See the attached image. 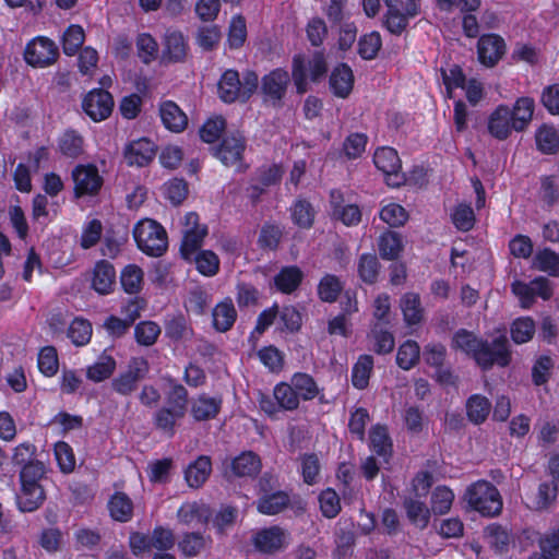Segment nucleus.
Segmentation results:
<instances>
[{
  "instance_id": "38",
  "label": "nucleus",
  "mask_w": 559,
  "mask_h": 559,
  "mask_svg": "<svg viewBox=\"0 0 559 559\" xmlns=\"http://www.w3.org/2000/svg\"><path fill=\"white\" fill-rule=\"evenodd\" d=\"M273 395L284 411H295L299 407L300 399L290 382H281L274 386Z\"/></svg>"
},
{
  "instance_id": "52",
  "label": "nucleus",
  "mask_w": 559,
  "mask_h": 559,
  "mask_svg": "<svg viewBox=\"0 0 559 559\" xmlns=\"http://www.w3.org/2000/svg\"><path fill=\"white\" fill-rule=\"evenodd\" d=\"M83 138L78 132L68 130L59 139V148L68 157H78L83 153Z\"/></svg>"
},
{
  "instance_id": "6",
  "label": "nucleus",
  "mask_w": 559,
  "mask_h": 559,
  "mask_svg": "<svg viewBox=\"0 0 559 559\" xmlns=\"http://www.w3.org/2000/svg\"><path fill=\"white\" fill-rule=\"evenodd\" d=\"M199 215L194 212L186 214L182 227V242L180 252L185 260H190L192 255L201 248L207 227L200 224Z\"/></svg>"
},
{
  "instance_id": "60",
  "label": "nucleus",
  "mask_w": 559,
  "mask_h": 559,
  "mask_svg": "<svg viewBox=\"0 0 559 559\" xmlns=\"http://www.w3.org/2000/svg\"><path fill=\"white\" fill-rule=\"evenodd\" d=\"M38 368L47 377H52L57 373L59 360L55 347L46 346L41 348L38 354Z\"/></svg>"
},
{
  "instance_id": "19",
  "label": "nucleus",
  "mask_w": 559,
  "mask_h": 559,
  "mask_svg": "<svg viewBox=\"0 0 559 559\" xmlns=\"http://www.w3.org/2000/svg\"><path fill=\"white\" fill-rule=\"evenodd\" d=\"M222 400L201 394L191 402V415L198 421L215 418L219 413Z\"/></svg>"
},
{
  "instance_id": "10",
  "label": "nucleus",
  "mask_w": 559,
  "mask_h": 559,
  "mask_svg": "<svg viewBox=\"0 0 559 559\" xmlns=\"http://www.w3.org/2000/svg\"><path fill=\"white\" fill-rule=\"evenodd\" d=\"M74 181V195H95L103 186V178L93 165H79L72 171Z\"/></svg>"
},
{
  "instance_id": "32",
  "label": "nucleus",
  "mask_w": 559,
  "mask_h": 559,
  "mask_svg": "<svg viewBox=\"0 0 559 559\" xmlns=\"http://www.w3.org/2000/svg\"><path fill=\"white\" fill-rule=\"evenodd\" d=\"M289 382L298 393L300 400L311 401L320 393L317 382L308 373L296 372L290 377Z\"/></svg>"
},
{
  "instance_id": "51",
  "label": "nucleus",
  "mask_w": 559,
  "mask_h": 559,
  "mask_svg": "<svg viewBox=\"0 0 559 559\" xmlns=\"http://www.w3.org/2000/svg\"><path fill=\"white\" fill-rule=\"evenodd\" d=\"M451 221L459 230L468 231L474 227L476 218L468 204L460 203L451 212Z\"/></svg>"
},
{
  "instance_id": "42",
  "label": "nucleus",
  "mask_w": 559,
  "mask_h": 559,
  "mask_svg": "<svg viewBox=\"0 0 559 559\" xmlns=\"http://www.w3.org/2000/svg\"><path fill=\"white\" fill-rule=\"evenodd\" d=\"M455 495L447 486H438L433 489L430 498L431 511L433 514L442 515L451 510Z\"/></svg>"
},
{
  "instance_id": "57",
  "label": "nucleus",
  "mask_w": 559,
  "mask_h": 559,
  "mask_svg": "<svg viewBox=\"0 0 559 559\" xmlns=\"http://www.w3.org/2000/svg\"><path fill=\"white\" fill-rule=\"evenodd\" d=\"M85 39L84 29L80 25H70L63 34L62 47L68 56H73L83 45Z\"/></svg>"
},
{
  "instance_id": "24",
  "label": "nucleus",
  "mask_w": 559,
  "mask_h": 559,
  "mask_svg": "<svg viewBox=\"0 0 559 559\" xmlns=\"http://www.w3.org/2000/svg\"><path fill=\"white\" fill-rule=\"evenodd\" d=\"M400 307L407 325L419 324L424 318L420 297L416 293H406L400 300Z\"/></svg>"
},
{
  "instance_id": "29",
  "label": "nucleus",
  "mask_w": 559,
  "mask_h": 559,
  "mask_svg": "<svg viewBox=\"0 0 559 559\" xmlns=\"http://www.w3.org/2000/svg\"><path fill=\"white\" fill-rule=\"evenodd\" d=\"M370 348L377 354H388L394 348V337L381 324L376 323L368 334Z\"/></svg>"
},
{
  "instance_id": "61",
  "label": "nucleus",
  "mask_w": 559,
  "mask_h": 559,
  "mask_svg": "<svg viewBox=\"0 0 559 559\" xmlns=\"http://www.w3.org/2000/svg\"><path fill=\"white\" fill-rule=\"evenodd\" d=\"M320 510L325 518H335L341 511L340 497L335 490L328 488L319 496Z\"/></svg>"
},
{
  "instance_id": "63",
  "label": "nucleus",
  "mask_w": 559,
  "mask_h": 559,
  "mask_svg": "<svg viewBox=\"0 0 559 559\" xmlns=\"http://www.w3.org/2000/svg\"><path fill=\"white\" fill-rule=\"evenodd\" d=\"M292 218L299 227L309 228L313 223L314 211L310 203L306 201H297L292 207Z\"/></svg>"
},
{
  "instance_id": "30",
  "label": "nucleus",
  "mask_w": 559,
  "mask_h": 559,
  "mask_svg": "<svg viewBox=\"0 0 559 559\" xmlns=\"http://www.w3.org/2000/svg\"><path fill=\"white\" fill-rule=\"evenodd\" d=\"M213 325L219 332L228 331L236 321L237 312L231 300H225L213 309Z\"/></svg>"
},
{
  "instance_id": "9",
  "label": "nucleus",
  "mask_w": 559,
  "mask_h": 559,
  "mask_svg": "<svg viewBox=\"0 0 559 559\" xmlns=\"http://www.w3.org/2000/svg\"><path fill=\"white\" fill-rule=\"evenodd\" d=\"M58 48L55 43L46 37H37L27 44L24 58L32 67L44 68L57 60Z\"/></svg>"
},
{
  "instance_id": "8",
  "label": "nucleus",
  "mask_w": 559,
  "mask_h": 559,
  "mask_svg": "<svg viewBox=\"0 0 559 559\" xmlns=\"http://www.w3.org/2000/svg\"><path fill=\"white\" fill-rule=\"evenodd\" d=\"M148 371V362L141 357L132 358L128 369L111 381V388L120 395H130Z\"/></svg>"
},
{
  "instance_id": "26",
  "label": "nucleus",
  "mask_w": 559,
  "mask_h": 559,
  "mask_svg": "<svg viewBox=\"0 0 559 559\" xmlns=\"http://www.w3.org/2000/svg\"><path fill=\"white\" fill-rule=\"evenodd\" d=\"M369 444L373 452L386 460L392 453V441L388 429L382 425H374L369 431Z\"/></svg>"
},
{
  "instance_id": "50",
  "label": "nucleus",
  "mask_w": 559,
  "mask_h": 559,
  "mask_svg": "<svg viewBox=\"0 0 559 559\" xmlns=\"http://www.w3.org/2000/svg\"><path fill=\"white\" fill-rule=\"evenodd\" d=\"M92 331V324L87 320L76 318L68 329V337L75 346H83L91 341Z\"/></svg>"
},
{
  "instance_id": "47",
  "label": "nucleus",
  "mask_w": 559,
  "mask_h": 559,
  "mask_svg": "<svg viewBox=\"0 0 559 559\" xmlns=\"http://www.w3.org/2000/svg\"><path fill=\"white\" fill-rule=\"evenodd\" d=\"M187 52L183 35L177 31H168L165 35V53L174 61L182 60Z\"/></svg>"
},
{
  "instance_id": "34",
  "label": "nucleus",
  "mask_w": 559,
  "mask_h": 559,
  "mask_svg": "<svg viewBox=\"0 0 559 559\" xmlns=\"http://www.w3.org/2000/svg\"><path fill=\"white\" fill-rule=\"evenodd\" d=\"M302 277L298 266H286L274 277V284L280 292L290 294L300 285Z\"/></svg>"
},
{
  "instance_id": "41",
  "label": "nucleus",
  "mask_w": 559,
  "mask_h": 559,
  "mask_svg": "<svg viewBox=\"0 0 559 559\" xmlns=\"http://www.w3.org/2000/svg\"><path fill=\"white\" fill-rule=\"evenodd\" d=\"M197 266V270L204 276H214L219 270V259L211 250H198L192 258Z\"/></svg>"
},
{
  "instance_id": "21",
  "label": "nucleus",
  "mask_w": 559,
  "mask_h": 559,
  "mask_svg": "<svg viewBox=\"0 0 559 559\" xmlns=\"http://www.w3.org/2000/svg\"><path fill=\"white\" fill-rule=\"evenodd\" d=\"M45 499L44 490L39 484L21 483V492L17 496L19 508L23 512H33L39 508Z\"/></svg>"
},
{
  "instance_id": "54",
  "label": "nucleus",
  "mask_w": 559,
  "mask_h": 559,
  "mask_svg": "<svg viewBox=\"0 0 559 559\" xmlns=\"http://www.w3.org/2000/svg\"><path fill=\"white\" fill-rule=\"evenodd\" d=\"M511 337L514 343L523 344L532 340L535 334V323L528 317L519 318L511 325Z\"/></svg>"
},
{
  "instance_id": "28",
  "label": "nucleus",
  "mask_w": 559,
  "mask_h": 559,
  "mask_svg": "<svg viewBox=\"0 0 559 559\" xmlns=\"http://www.w3.org/2000/svg\"><path fill=\"white\" fill-rule=\"evenodd\" d=\"M110 516L118 522H128L133 514V503L123 492H116L108 501Z\"/></svg>"
},
{
  "instance_id": "43",
  "label": "nucleus",
  "mask_w": 559,
  "mask_h": 559,
  "mask_svg": "<svg viewBox=\"0 0 559 559\" xmlns=\"http://www.w3.org/2000/svg\"><path fill=\"white\" fill-rule=\"evenodd\" d=\"M288 503V496L283 491H278L260 498L258 510L262 514L274 515L285 510Z\"/></svg>"
},
{
  "instance_id": "7",
  "label": "nucleus",
  "mask_w": 559,
  "mask_h": 559,
  "mask_svg": "<svg viewBox=\"0 0 559 559\" xmlns=\"http://www.w3.org/2000/svg\"><path fill=\"white\" fill-rule=\"evenodd\" d=\"M373 163L384 175L388 186L400 187L405 181L401 173L402 163L394 148L388 146L378 148L373 154Z\"/></svg>"
},
{
  "instance_id": "46",
  "label": "nucleus",
  "mask_w": 559,
  "mask_h": 559,
  "mask_svg": "<svg viewBox=\"0 0 559 559\" xmlns=\"http://www.w3.org/2000/svg\"><path fill=\"white\" fill-rule=\"evenodd\" d=\"M357 271L360 280L364 283H376L380 272V264L377 257L372 253L361 254L358 260Z\"/></svg>"
},
{
  "instance_id": "55",
  "label": "nucleus",
  "mask_w": 559,
  "mask_h": 559,
  "mask_svg": "<svg viewBox=\"0 0 559 559\" xmlns=\"http://www.w3.org/2000/svg\"><path fill=\"white\" fill-rule=\"evenodd\" d=\"M536 144L540 152L552 154L559 146V135L552 127L543 126L536 132Z\"/></svg>"
},
{
  "instance_id": "17",
  "label": "nucleus",
  "mask_w": 559,
  "mask_h": 559,
  "mask_svg": "<svg viewBox=\"0 0 559 559\" xmlns=\"http://www.w3.org/2000/svg\"><path fill=\"white\" fill-rule=\"evenodd\" d=\"M354 87V74L347 64L335 67L330 75V88L336 97L346 98Z\"/></svg>"
},
{
  "instance_id": "48",
  "label": "nucleus",
  "mask_w": 559,
  "mask_h": 559,
  "mask_svg": "<svg viewBox=\"0 0 559 559\" xmlns=\"http://www.w3.org/2000/svg\"><path fill=\"white\" fill-rule=\"evenodd\" d=\"M419 357V345L417 342L408 340L399 347L396 362L402 369L409 370L418 362Z\"/></svg>"
},
{
  "instance_id": "11",
  "label": "nucleus",
  "mask_w": 559,
  "mask_h": 559,
  "mask_svg": "<svg viewBox=\"0 0 559 559\" xmlns=\"http://www.w3.org/2000/svg\"><path fill=\"white\" fill-rule=\"evenodd\" d=\"M82 107L94 121L107 119L114 108L111 95L104 90H93L83 99Z\"/></svg>"
},
{
  "instance_id": "37",
  "label": "nucleus",
  "mask_w": 559,
  "mask_h": 559,
  "mask_svg": "<svg viewBox=\"0 0 559 559\" xmlns=\"http://www.w3.org/2000/svg\"><path fill=\"white\" fill-rule=\"evenodd\" d=\"M116 369V360L109 355H102L86 370V378L93 382H102L111 377Z\"/></svg>"
},
{
  "instance_id": "27",
  "label": "nucleus",
  "mask_w": 559,
  "mask_h": 559,
  "mask_svg": "<svg viewBox=\"0 0 559 559\" xmlns=\"http://www.w3.org/2000/svg\"><path fill=\"white\" fill-rule=\"evenodd\" d=\"M177 516L185 524L206 523L211 516V511L204 503L188 502L180 507Z\"/></svg>"
},
{
  "instance_id": "64",
  "label": "nucleus",
  "mask_w": 559,
  "mask_h": 559,
  "mask_svg": "<svg viewBox=\"0 0 559 559\" xmlns=\"http://www.w3.org/2000/svg\"><path fill=\"white\" fill-rule=\"evenodd\" d=\"M207 539L199 533H189L183 535L179 542V548L187 557L197 556L205 548Z\"/></svg>"
},
{
  "instance_id": "5",
  "label": "nucleus",
  "mask_w": 559,
  "mask_h": 559,
  "mask_svg": "<svg viewBox=\"0 0 559 559\" xmlns=\"http://www.w3.org/2000/svg\"><path fill=\"white\" fill-rule=\"evenodd\" d=\"M290 533L278 525L260 528L251 535L252 546L264 555L282 552L290 545Z\"/></svg>"
},
{
  "instance_id": "1",
  "label": "nucleus",
  "mask_w": 559,
  "mask_h": 559,
  "mask_svg": "<svg viewBox=\"0 0 559 559\" xmlns=\"http://www.w3.org/2000/svg\"><path fill=\"white\" fill-rule=\"evenodd\" d=\"M452 347L473 356L483 369H489L493 365L506 367L511 360L506 335L498 336L489 344L477 338L472 332L460 330L453 335Z\"/></svg>"
},
{
  "instance_id": "36",
  "label": "nucleus",
  "mask_w": 559,
  "mask_h": 559,
  "mask_svg": "<svg viewBox=\"0 0 559 559\" xmlns=\"http://www.w3.org/2000/svg\"><path fill=\"white\" fill-rule=\"evenodd\" d=\"M120 283L127 294H138L144 283L143 270L135 264L124 266L120 273Z\"/></svg>"
},
{
  "instance_id": "22",
  "label": "nucleus",
  "mask_w": 559,
  "mask_h": 559,
  "mask_svg": "<svg viewBox=\"0 0 559 559\" xmlns=\"http://www.w3.org/2000/svg\"><path fill=\"white\" fill-rule=\"evenodd\" d=\"M115 278L116 272L114 266L106 261L98 262L94 269L93 288L102 295H107L114 288Z\"/></svg>"
},
{
  "instance_id": "31",
  "label": "nucleus",
  "mask_w": 559,
  "mask_h": 559,
  "mask_svg": "<svg viewBox=\"0 0 559 559\" xmlns=\"http://www.w3.org/2000/svg\"><path fill=\"white\" fill-rule=\"evenodd\" d=\"M534 114V100L530 97L519 98L511 109L513 128L515 131H523L531 122Z\"/></svg>"
},
{
  "instance_id": "15",
  "label": "nucleus",
  "mask_w": 559,
  "mask_h": 559,
  "mask_svg": "<svg viewBox=\"0 0 559 559\" xmlns=\"http://www.w3.org/2000/svg\"><path fill=\"white\" fill-rule=\"evenodd\" d=\"M513 124L511 109L506 105H500L488 117L487 129L495 139L506 140L514 130Z\"/></svg>"
},
{
  "instance_id": "44",
  "label": "nucleus",
  "mask_w": 559,
  "mask_h": 559,
  "mask_svg": "<svg viewBox=\"0 0 559 559\" xmlns=\"http://www.w3.org/2000/svg\"><path fill=\"white\" fill-rule=\"evenodd\" d=\"M417 14V8L415 2L407 4L405 11H388L386 13V27L393 34L402 33L406 25L408 17Z\"/></svg>"
},
{
  "instance_id": "13",
  "label": "nucleus",
  "mask_w": 559,
  "mask_h": 559,
  "mask_svg": "<svg viewBox=\"0 0 559 559\" xmlns=\"http://www.w3.org/2000/svg\"><path fill=\"white\" fill-rule=\"evenodd\" d=\"M506 53L504 39L497 34H486L478 39L477 56L481 64L493 67Z\"/></svg>"
},
{
  "instance_id": "58",
  "label": "nucleus",
  "mask_w": 559,
  "mask_h": 559,
  "mask_svg": "<svg viewBox=\"0 0 559 559\" xmlns=\"http://www.w3.org/2000/svg\"><path fill=\"white\" fill-rule=\"evenodd\" d=\"M177 412L168 407L158 409L154 415V423L157 429L162 430L168 437L175 433V426L177 420L181 419L183 415H177Z\"/></svg>"
},
{
  "instance_id": "39",
  "label": "nucleus",
  "mask_w": 559,
  "mask_h": 559,
  "mask_svg": "<svg viewBox=\"0 0 559 559\" xmlns=\"http://www.w3.org/2000/svg\"><path fill=\"white\" fill-rule=\"evenodd\" d=\"M373 369V358L370 355L359 356L353 367L352 383L358 390H364L369 384V378Z\"/></svg>"
},
{
  "instance_id": "40",
  "label": "nucleus",
  "mask_w": 559,
  "mask_h": 559,
  "mask_svg": "<svg viewBox=\"0 0 559 559\" xmlns=\"http://www.w3.org/2000/svg\"><path fill=\"white\" fill-rule=\"evenodd\" d=\"M491 409V403L483 395L474 394L466 403L468 419L474 424H481L486 420Z\"/></svg>"
},
{
  "instance_id": "62",
  "label": "nucleus",
  "mask_w": 559,
  "mask_h": 559,
  "mask_svg": "<svg viewBox=\"0 0 559 559\" xmlns=\"http://www.w3.org/2000/svg\"><path fill=\"white\" fill-rule=\"evenodd\" d=\"M163 193L174 205H178L187 198L188 186L185 180L174 178L164 185Z\"/></svg>"
},
{
  "instance_id": "2",
  "label": "nucleus",
  "mask_w": 559,
  "mask_h": 559,
  "mask_svg": "<svg viewBox=\"0 0 559 559\" xmlns=\"http://www.w3.org/2000/svg\"><path fill=\"white\" fill-rule=\"evenodd\" d=\"M464 499L474 511L484 516L500 514L503 506L498 489L487 480H478L469 485Z\"/></svg>"
},
{
  "instance_id": "20",
  "label": "nucleus",
  "mask_w": 559,
  "mask_h": 559,
  "mask_svg": "<svg viewBox=\"0 0 559 559\" xmlns=\"http://www.w3.org/2000/svg\"><path fill=\"white\" fill-rule=\"evenodd\" d=\"M212 472V463L209 456L201 455L190 463L185 472V477L191 488H200Z\"/></svg>"
},
{
  "instance_id": "25",
  "label": "nucleus",
  "mask_w": 559,
  "mask_h": 559,
  "mask_svg": "<svg viewBox=\"0 0 559 559\" xmlns=\"http://www.w3.org/2000/svg\"><path fill=\"white\" fill-rule=\"evenodd\" d=\"M404 508L407 519L413 525L419 530L428 526L432 511L425 502L409 498L404 501Z\"/></svg>"
},
{
  "instance_id": "23",
  "label": "nucleus",
  "mask_w": 559,
  "mask_h": 559,
  "mask_svg": "<svg viewBox=\"0 0 559 559\" xmlns=\"http://www.w3.org/2000/svg\"><path fill=\"white\" fill-rule=\"evenodd\" d=\"M133 307L134 304H131L127 307L128 314L124 319L110 316L104 321L103 326L110 336L121 337L128 332L133 322L140 317L138 309L131 310Z\"/></svg>"
},
{
  "instance_id": "45",
  "label": "nucleus",
  "mask_w": 559,
  "mask_h": 559,
  "mask_svg": "<svg viewBox=\"0 0 559 559\" xmlns=\"http://www.w3.org/2000/svg\"><path fill=\"white\" fill-rule=\"evenodd\" d=\"M378 248L383 259H396L403 248L401 237L394 231H385L379 237Z\"/></svg>"
},
{
  "instance_id": "35",
  "label": "nucleus",
  "mask_w": 559,
  "mask_h": 559,
  "mask_svg": "<svg viewBox=\"0 0 559 559\" xmlns=\"http://www.w3.org/2000/svg\"><path fill=\"white\" fill-rule=\"evenodd\" d=\"M532 266L550 276H559V254L546 248L536 252L533 258Z\"/></svg>"
},
{
  "instance_id": "4",
  "label": "nucleus",
  "mask_w": 559,
  "mask_h": 559,
  "mask_svg": "<svg viewBox=\"0 0 559 559\" xmlns=\"http://www.w3.org/2000/svg\"><path fill=\"white\" fill-rule=\"evenodd\" d=\"M133 237L141 251L152 257L162 255L168 246L164 227L154 219L144 218L135 224Z\"/></svg>"
},
{
  "instance_id": "16",
  "label": "nucleus",
  "mask_w": 559,
  "mask_h": 559,
  "mask_svg": "<svg viewBox=\"0 0 559 559\" xmlns=\"http://www.w3.org/2000/svg\"><path fill=\"white\" fill-rule=\"evenodd\" d=\"M243 151V136L237 133L225 138L215 155L224 165L239 167Z\"/></svg>"
},
{
  "instance_id": "49",
  "label": "nucleus",
  "mask_w": 559,
  "mask_h": 559,
  "mask_svg": "<svg viewBox=\"0 0 559 559\" xmlns=\"http://www.w3.org/2000/svg\"><path fill=\"white\" fill-rule=\"evenodd\" d=\"M160 326L153 321H142L134 328V337L141 346H152L160 335Z\"/></svg>"
},
{
  "instance_id": "18",
  "label": "nucleus",
  "mask_w": 559,
  "mask_h": 559,
  "mask_svg": "<svg viewBox=\"0 0 559 559\" xmlns=\"http://www.w3.org/2000/svg\"><path fill=\"white\" fill-rule=\"evenodd\" d=\"M159 115L163 124L173 132H181L188 124L186 114L171 100L162 103L159 107Z\"/></svg>"
},
{
  "instance_id": "14",
  "label": "nucleus",
  "mask_w": 559,
  "mask_h": 559,
  "mask_svg": "<svg viewBox=\"0 0 559 559\" xmlns=\"http://www.w3.org/2000/svg\"><path fill=\"white\" fill-rule=\"evenodd\" d=\"M155 144L148 139H139L129 143L124 148V159L129 166L143 167L153 160Z\"/></svg>"
},
{
  "instance_id": "3",
  "label": "nucleus",
  "mask_w": 559,
  "mask_h": 559,
  "mask_svg": "<svg viewBox=\"0 0 559 559\" xmlns=\"http://www.w3.org/2000/svg\"><path fill=\"white\" fill-rule=\"evenodd\" d=\"M258 75L248 71L242 80L235 70H226L218 82V95L225 103L247 100L258 87Z\"/></svg>"
},
{
  "instance_id": "12",
  "label": "nucleus",
  "mask_w": 559,
  "mask_h": 559,
  "mask_svg": "<svg viewBox=\"0 0 559 559\" xmlns=\"http://www.w3.org/2000/svg\"><path fill=\"white\" fill-rule=\"evenodd\" d=\"M289 82L290 76L288 72L282 69H275L264 75L261 81L264 100L273 105L278 104L284 97Z\"/></svg>"
},
{
  "instance_id": "59",
  "label": "nucleus",
  "mask_w": 559,
  "mask_h": 559,
  "mask_svg": "<svg viewBox=\"0 0 559 559\" xmlns=\"http://www.w3.org/2000/svg\"><path fill=\"white\" fill-rule=\"evenodd\" d=\"M260 361L272 372H280L284 366V355L275 346H266L258 352Z\"/></svg>"
},
{
  "instance_id": "53",
  "label": "nucleus",
  "mask_w": 559,
  "mask_h": 559,
  "mask_svg": "<svg viewBox=\"0 0 559 559\" xmlns=\"http://www.w3.org/2000/svg\"><path fill=\"white\" fill-rule=\"evenodd\" d=\"M342 289L343 284L340 278L335 275L326 274L319 283L318 294L321 300L333 302L337 299Z\"/></svg>"
},
{
  "instance_id": "56",
  "label": "nucleus",
  "mask_w": 559,
  "mask_h": 559,
  "mask_svg": "<svg viewBox=\"0 0 559 559\" xmlns=\"http://www.w3.org/2000/svg\"><path fill=\"white\" fill-rule=\"evenodd\" d=\"M332 204H333V214L340 218L345 225L352 226L357 225L361 219V212L359 207L355 204H347L341 206L336 202V192L331 193Z\"/></svg>"
},
{
  "instance_id": "33",
  "label": "nucleus",
  "mask_w": 559,
  "mask_h": 559,
  "mask_svg": "<svg viewBox=\"0 0 559 559\" xmlns=\"http://www.w3.org/2000/svg\"><path fill=\"white\" fill-rule=\"evenodd\" d=\"M231 469L235 475L240 477L254 476L261 469V461L259 456L251 451L242 452L233 460Z\"/></svg>"
}]
</instances>
